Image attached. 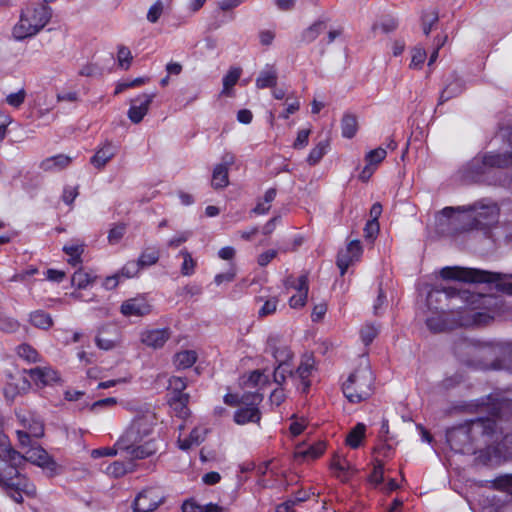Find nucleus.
Returning a JSON list of instances; mask_svg holds the SVG:
<instances>
[{"instance_id": "f257e3e1", "label": "nucleus", "mask_w": 512, "mask_h": 512, "mask_svg": "<svg viewBox=\"0 0 512 512\" xmlns=\"http://www.w3.org/2000/svg\"><path fill=\"white\" fill-rule=\"evenodd\" d=\"M495 432L496 424L494 420L477 418L450 429L446 437L454 451L476 454L482 450V446L489 445L492 442Z\"/></svg>"}, {"instance_id": "f03ea898", "label": "nucleus", "mask_w": 512, "mask_h": 512, "mask_svg": "<svg viewBox=\"0 0 512 512\" xmlns=\"http://www.w3.org/2000/svg\"><path fill=\"white\" fill-rule=\"evenodd\" d=\"M156 424V415L147 410L137 415L124 433L115 443V446L125 451L131 459H144L155 453V445L151 441L141 442L148 437Z\"/></svg>"}, {"instance_id": "7ed1b4c3", "label": "nucleus", "mask_w": 512, "mask_h": 512, "mask_svg": "<svg viewBox=\"0 0 512 512\" xmlns=\"http://www.w3.org/2000/svg\"><path fill=\"white\" fill-rule=\"evenodd\" d=\"M447 297L453 298L458 297L463 302L467 304L471 309L465 311L466 316L461 317L459 321L455 324L450 323L445 318V314L441 313L439 315L429 317L426 321L428 328L433 332H442L447 329H452L455 325L459 326H472V325H483L488 323L492 317L483 312H477L475 309L478 307V304H481L485 300V296L482 294H476L470 292L469 290H461L457 286H447L443 287L442 290Z\"/></svg>"}, {"instance_id": "20e7f679", "label": "nucleus", "mask_w": 512, "mask_h": 512, "mask_svg": "<svg viewBox=\"0 0 512 512\" xmlns=\"http://www.w3.org/2000/svg\"><path fill=\"white\" fill-rule=\"evenodd\" d=\"M52 10L44 4H35L24 9L13 28V37L24 40L38 34L50 21Z\"/></svg>"}, {"instance_id": "39448f33", "label": "nucleus", "mask_w": 512, "mask_h": 512, "mask_svg": "<svg viewBox=\"0 0 512 512\" xmlns=\"http://www.w3.org/2000/svg\"><path fill=\"white\" fill-rule=\"evenodd\" d=\"M374 375L370 366L361 364L343 383L342 390L351 403H360L373 393Z\"/></svg>"}, {"instance_id": "423d86ee", "label": "nucleus", "mask_w": 512, "mask_h": 512, "mask_svg": "<svg viewBox=\"0 0 512 512\" xmlns=\"http://www.w3.org/2000/svg\"><path fill=\"white\" fill-rule=\"evenodd\" d=\"M475 355L485 369H507L512 371V344L487 343L475 348Z\"/></svg>"}, {"instance_id": "0eeeda50", "label": "nucleus", "mask_w": 512, "mask_h": 512, "mask_svg": "<svg viewBox=\"0 0 512 512\" xmlns=\"http://www.w3.org/2000/svg\"><path fill=\"white\" fill-rule=\"evenodd\" d=\"M3 465L6 463L0 458V466ZM0 484L6 488L10 497L17 503L23 501L22 493L28 495L35 493V487L14 467H8L3 471L0 469Z\"/></svg>"}, {"instance_id": "6e6552de", "label": "nucleus", "mask_w": 512, "mask_h": 512, "mask_svg": "<svg viewBox=\"0 0 512 512\" xmlns=\"http://www.w3.org/2000/svg\"><path fill=\"white\" fill-rule=\"evenodd\" d=\"M440 275L446 280H455L467 283H491L501 279V274L485 270L464 267H444Z\"/></svg>"}, {"instance_id": "1a4fd4ad", "label": "nucleus", "mask_w": 512, "mask_h": 512, "mask_svg": "<svg viewBox=\"0 0 512 512\" xmlns=\"http://www.w3.org/2000/svg\"><path fill=\"white\" fill-rule=\"evenodd\" d=\"M262 401L259 394L243 395L242 405L234 413V422L237 425H246L248 423H259L261 412L258 405Z\"/></svg>"}, {"instance_id": "9d476101", "label": "nucleus", "mask_w": 512, "mask_h": 512, "mask_svg": "<svg viewBox=\"0 0 512 512\" xmlns=\"http://www.w3.org/2000/svg\"><path fill=\"white\" fill-rule=\"evenodd\" d=\"M235 163L234 154L227 152L221 162L213 168L211 185L214 189H223L229 185V168Z\"/></svg>"}, {"instance_id": "9b49d317", "label": "nucleus", "mask_w": 512, "mask_h": 512, "mask_svg": "<svg viewBox=\"0 0 512 512\" xmlns=\"http://www.w3.org/2000/svg\"><path fill=\"white\" fill-rule=\"evenodd\" d=\"M26 459L27 461L41 467L49 476H54L58 473L59 466L40 446L30 447L26 451Z\"/></svg>"}, {"instance_id": "f8f14e48", "label": "nucleus", "mask_w": 512, "mask_h": 512, "mask_svg": "<svg viewBox=\"0 0 512 512\" xmlns=\"http://www.w3.org/2000/svg\"><path fill=\"white\" fill-rule=\"evenodd\" d=\"M156 97V93H142L131 100V105L128 110L127 116L129 120L134 123H140L143 118L147 115L149 107Z\"/></svg>"}, {"instance_id": "ddd939ff", "label": "nucleus", "mask_w": 512, "mask_h": 512, "mask_svg": "<svg viewBox=\"0 0 512 512\" xmlns=\"http://www.w3.org/2000/svg\"><path fill=\"white\" fill-rule=\"evenodd\" d=\"M475 212L476 218H494L497 215V206L495 204H482L475 203L473 205L454 207H445L442 214L446 217H451L454 212Z\"/></svg>"}, {"instance_id": "4468645a", "label": "nucleus", "mask_w": 512, "mask_h": 512, "mask_svg": "<svg viewBox=\"0 0 512 512\" xmlns=\"http://www.w3.org/2000/svg\"><path fill=\"white\" fill-rule=\"evenodd\" d=\"M152 310L150 303L143 296H137L124 301L120 311L126 317H141Z\"/></svg>"}, {"instance_id": "2eb2a0df", "label": "nucleus", "mask_w": 512, "mask_h": 512, "mask_svg": "<svg viewBox=\"0 0 512 512\" xmlns=\"http://www.w3.org/2000/svg\"><path fill=\"white\" fill-rule=\"evenodd\" d=\"M171 336L169 328L147 329L141 332L140 340L147 347L159 349L164 346Z\"/></svg>"}, {"instance_id": "dca6fc26", "label": "nucleus", "mask_w": 512, "mask_h": 512, "mask_svg": "<svg viewBox=\"0 0 512 512\" xmlns=\"http://www.w3.org/2000/svg\"><path fill=\"white\" fill-rule=\"evenodd\" d=\"M17 418L22 426V436L25 433L31 435L33 438H40L44 435L43 422L34 414L29 412L17 414Z\"/></svg>"}, {"instance_id": "f3484780", "label": "nucleus", "mask_w": 512, "mask_h": 512, "mask_svg": "<svg viewBox=\"0 0 512 512\" xmlns=\"http://www.w3.org/2000/svg\"><path fill=\"white\" fill-rule=\"evenodd\" d=\"M267 351L271 353L276 362L281 365H287L288 361L292 359V352L289 347L276 335L268 337Z\"/></svg>"}, {"instance_id": "a211bd4d", "label": "nucleus", "mask_w": 512, "mask_h": 512, "mask_svg": "<svg viewBox=\"0 0 512 512\" xmlns=\"http://www.w3.org/2000/svg\"><path fill=\"white\" fill-rule=\"evenodd\" d=\"M314 369V359L311 356L302 358L300 365L294 373L295 381H299L297 386L302 392H306L310 387L309 377Z\"/></svg>"}, {"instance_id": "6ab92c4d", "label": "nucleus", "mask_w": 512, "mask_h": 512, "mask_svg": "<svg viewBox=\"0 0 512 512\" xmlns=\"http://www.w3.org/2000/svg\"><path fill=\"white\" fill-rule=\"evenodd\" d=\"M96 345L102 350H111L119 342L117 329L111 325L101 327L95 338Z\"/></svg>"}, {"instance_id": "aec40b11", "label": "nucleus", "mask_w": 512, "mask_h": 512, "mask_svg": "<svg viewBox=\"0 0 512 512\" xmlns=\"http://www.w3.org/2000/svg\"><path fill=\"white\" fill-rule=\"evenodd\" d=\"M29 374L37 384L43 386L53 385L60 381L59 373L50 366L30 369Z\"/></svg>"}, {"instance_id": "412c9836", "label": "nucleus", "mask_w": 512, "mask_h": 512, "mask_svg": "<svg viewBox=\"0 0 512 512\" xmlns=\"http://www.w3.org/2000/svg\"><path fill=\"white\" fill-rule=\"evenodd\" d=\"M159 505L158 497L153 491H143L137 495L134 501V512H151Z\"/></svg>"}, {"instance_id": "4be33fe9", "label": "nucleus", "mask_w": 512, "mask_h": 512, "mask_svg": "<svg viewBox=\"0 0 512 512\" xmlns=\"http://www.w3.org/2000/svg\"><path fill=\"white\" fill-rule=\"evenodd\" d=\"M116 154V147L111 142H105L92 156L90 162L97 169H102Z\"/></svg>"}, {"instance_id": "5701e85b", "label": "nucleus", "mask_w": 512, "mask_h": 512, "mask_svg": "<svg viewBox=\"0 0 512 512\" xmlns=\"http://www.w3.org/2000/svg\"><path fill=\"white\" fill-rule=\"evenodd\" d=\"M71 162V157L64 154H58L42 160L40 168L46 172H57L68 167Z\"/></svg>"}, {"instance_id": "b1692460", "label": "nucleus", "mask_w": 512, "mask_h": 512, "mask_svg": "<svg viewBox=\"0 0 512 512\" xmlns=\"http://www.w3.org/2000/svg\"><path fill=\"white\" fill-rule=\"evenodd\" d=\"M328 19L320 18L314 21L301 33V41L305 44L314 42L326 29Z\"/></svg>"}, {"instance_id": "393cba45", "label": "nucleus", "mask_w": 512, "mask_h": 512, "mask_svg": "<svg viewBox=\"0 0 512 512\" xmlns=\"http://www.w3.org/2000/svg\"><path fill=\"white\" fill-rule=\"evenodd\" d=\"M331 468L337 478L347 481L352 465L344 456L336 454L332 459Z\"/></svg>"}, {"instance_id": "a878e982", "label": "nucleus", "mask_w": 512, "mask_h": 512, "mask_svg": "<svg viewBox=\"0 0 512 512\" xmlns=\"http://www.w3.org/2000/svg\"><path fill=\"white\" fill-rule=\"evenodd\" d=\"M277 71L274 67L269 66L259 73L256 79V87L259 89L275 87L277 84Z\"/></svg>"}, {"instance_id": "bb28decb", "label": "nucleus", "mask_w": 512, "mask_h": 512, "mask_svg": "<svg viewBox=\"0 0 512 512\" xmlns=\"http://www.w3.org/2000/svg\"><path fill=\"white\" fill-rule=\"evenodd\" d=\"M85 245L82 242H72L63 247V251L68 255V263L72 266H76L82 263V254L84 252Z\"/></svg>"}, {"instance_id": "cd10ccee", "label": "nucleus", "mask_w": 512, "mask_h": 512, "mask_svg": "<svg viewBox=\"0 0 512 512\" xmlns=\"http://www.w3.org/2000/svg\"><path fill=\"white\" fill-rule=\"evenodd\" d=\"M197 360V354L193 350H184L175 354L173 363L177 369L190 368Z\"/></svg>"}, {"instance_id": "c85d7f7f", "label": "nucleus", "mask_w": 512, "mask_h": 512, "mask_svg": "<svg viewBox=\"0 0 512 512\" xmlns=\"http://www.w3.org/2000/svg\"><path fill=\"white\" fill-rule=\"evenodd\" d=\"M222 507L217 504L208 503L199 505L195 501H185L182 505V512H222Z\"/></svg>"}, {"instance_id": "c756f323", "label": "nucleus", "mask_w": 512, "mask_h": 512, "mask_svg": "<svg viewBox=\"0 0 512 512\" xmlns=\"http://www.w3.org/2000/svg\"><path fill=\"white\" fill-rule=\"evenodd\" d=\"M366 426L363 423H358L347 435L346 444L356 449L360 446L365 436Z\"/></svg>"}, {"instance_id": "7c9ffc66", "label": "nucleus", "mask_w": 512, "mask_h": 512, "mask_svg": "<svg viewBox=\"0 0 512 512\" xmlns=\"http://www.w3.org/2000/svg\"><path fill=\"white\" fill-rule=\"evenodd\" d=\"M285 287L295 290L296 293H308V277L306 274H302L299 277L290 276L285 280Z\"/></svg>"}, {"instance_id": "2f4dec72", "label": "nucleus", "mask_w": 512, "mask_h": 512, "mask_svg": "<svg viewBox=\"0 0 512 512\" xmlns=\"http://www.w3.org/2000/svg\"><path fill=\"white\" fill-rule=\"evenodd\" d=\"M342 135L345 138H352L358 130V122L356 116L345 114L341 121Z\"/></svg>"}, {"instance_id": "473e14b6", "label": "nucleus", "mask_w": 512, "mask_h": 512, "mask_svg": "<svg viewBox=\"0 0 512 512\" xmlns=\"http://www.w3.org/2000/svg\"><path fill=\"white\" fill-rule=\"evenodd\" d=\"M30 322L33 326L40 329H49L53 324L50 314L42 310L32 312L30 314Z\"/></svg>"}, {"instance_id": "72a5a7b5", "label": "nucleus", "mask_w": 512, "mask_h": 512, "mask_svg": "<svg viewBox=\"0 0 512 512\" xmlns=\"http://www.w3.org/2000/svg\"><path fill=\"white\" fill-rule=\"evenodd\" d=\"M159 256L160 255L157 248L149 247L141 252L137 261L142 268H145L156 264L159 260Z\"/></svg>"}, {"instance_id": "f704fd0d", "label": "nucleus", "mask_w": 512, "mask_h": 512, "mask_svg": "<svg viewBox=\"0 0 512 512\" xmlns=\"http://www.w3.org/2000/svg\"><path fill=\"white\" fill-rule=\"evenodd\" d=\"M0 458L6 463V465L0 466V469L3 471L4 469H7L8 467H14L16 470H18V467L27 461L26 454L21 455L19 452L9 449L7 451V458L4 459L0 456Z\"/></svg>"}, {"instance_id": "c9c22d12", "label": "nucleus", "mask_w": 512, "mask_h": 512, "mask_svg": "<svg viewBox=\"0 0 512 512\" xmlns=\"http://www.w3.org/2000/svg\"><path fill=\"white\" fill-rule=\"evenodd\" d=\"M178 255L183 258L181 274L183 276H191L194 274L197 263L196 260L193 259L191 253L186 249H182Z\"/></svg>"}, {"instance_id": "e433bc0d", "label": "nucleus", "mask_w": 512, "mask_h": 512, "mask_svg": "<svg viewBox=\"0 0 512 512\" xmlns=\"http://www.w3.org/2000/svg\"><path fill=\"white\" fill-rule=\"evenodd\" d=\"M17 355L28 363H36L40 361V355L29 344H21L16 349Z\"/></svg>"}, {"instance_id": "4c0bfd02", "label": "nucleus", "mask_w": 512, "mask_h": 512, "mask_svg": "<svg viewBox=\"0 0 512 512\" xmlns=\"http://www.w3.org/2000/svg\"><path fill=\"white\" fill-rule=\"evenodd\" d=\"M241 68L232 67L227 74L223 77V94H229V90L238 82L241 76Z\"/></svg>"}, {"instance_id": "58836bf2", "label": "nucleus", "mask_w": 512, "mask_h": 512, "mask_svg": "<svg viewBox=\"0 0 512 512\" xmlns=\"http://www.w3.org/2000/svg\"><path fill=\"white\" fill-rule=\"evenodd\" d=\"M132 471V464H125L120 461H115L107 466L105 472L107 475L118 478L122 477L128 472Z\"/></svg>"}, {"instance_id": "ea45409f", "label": "nucleus", "mask_w": 512, "mask_h": 512, "mask_svg": "<svg viewBox=\"0 0 512 512\" xmlns=\"http://www.w3.org/2000/svg\"><path fill=\"white\" fill-rule=\"evenodd\" d=\"M94 280V277L84 271L83 269H78L73 275H72V279H71V282H72V285L79 288V289H84L86 288L89 284H91Z\"/></svg>"}, {"instance_id": "a19ab883", "label": "nucleus", "mask_w": 512, "mask_h": 512, "mask_svg": "<svg viewBox=\"0 0 512 512\" xmlns=\"http://www.w3.org/2000/svg\"><path fill=\"white\" fill-rule=\"evenodd\" d=\"M327 146L328 144L326 141H321L315 147H313L307 156L308 164L313 166L319 163V161L326 154Z\"/></svg>"}, {"instance_id": "79ce46f5", "label": "nucleus", "mask_w": 512, "mask_h": 512, "mask_svg": "<svg viewBox=\"0 0 512 512\" xmlns=\"http://www.w3.org/2000/svg\"><path fill=\"white\" fill-rule=\"evenodd\" d=\"M189 400L188 394H179L174 395L170 401V405L173 409L179 414V416L184 417L187 415V403Z\"/></svg>"}, {"instance_id": "37998d69", "label": "nucleus", "mask_w": 512, "mask_h": 512, "mask_svg": "<svg viewBox=\"0 0 512 512\" xmlns=\"http://www.w3.org/2000/svg\"><path fill=\"white\" fill-rule=\"evenodd\" d=\"M276 197V190L273 188L268 189L265 192L263 201H260L256 207L253 209V211L256 214H265L270 209V203L275 199Z\"/></svg>"}, {"instance_id": "c03bdc74", "label": "nucleus", "mask_w": 512, "mask_h": 512, "mask_svg": "<svg viewBox=\"0 0 512 512\" xmlns=\"http://www.w3.org/2000/svg\"><path fill=\"white\" fill-rule=\"evenodd\" d=\"M492 487L512 495V474L497 477L492 481Z\"/></svg>"}, {"instance_id": "a18cd8bd", "label": "nucleus", "mask_w": 512, "mask_h": 512, "mask_svg": "<svg viewBox=\"0 0 512 512\" xmlns=\"http://www.w3.org/2000/svg\"><path fill=\"white\" fill-rule=\"evenodd\" d=\"M287 375H289L292 378V380L295 381L294 373L289 368L288 364H278L273 373L274 382L277 383L278 385L284 384Z\"/></svg>"}, {"instance_id": "49530a36", "label": "nucleus", "mask_w": 512, "mask_h": 512, "mask_svg": "<svg viewBox=\"0 0 512 512\" xmlns=\"http://www.w3.org/2000/svg\"><path fill=\"white\" fill-rule=\"evenodd\" d=\"M387 152L384 148L378 147L369 151L365 156V161L370 166H377L386 158Z\"/></svg>"}, {"instance_id": "de8ad7c7", "label": "nucleus", "mask_w": 512, "mask_h": 512, "mask_svg": "<svg viewBox=\"0 0 512 512\" xmlns=\"http://www.w3.org/2000/svg\"><path fill=\"white\" fill-rule=\"evenodd\" d=\"M427 54L424 48L415 47L412 50V58L410 62V68L420 69L426 60Z\"/></svg>"}, {"instance_id": "09e8293b", "label": "nucleus", "mask_w": 512, "mask_h": 512, "mask_svg": "<svg viewBox=\"0 0 512 512\" xmlns=\"http://www.w3.org/2000/svg\"><path fill=\"white\" fill-rule=\"evenodd\" d=\"M132 58L133 57H132L131 51L129 50L128 47L120 46L118 48L117 59H118L119 66L121 68L127 70L131 65Z\"/></svg>"}, {"instance_id": "8fccbe9b", "label": "nucleus", "mask_w": 512, "mask_h": 512, "mask_svg": "<svg viewBox=\"0 0 512 512\" xmlns=\"http://www.w3.org/2000/svg\"><path fill=\"white\" fill-rule=\"evenodd\" d=\"M247 382L252 386L263 387L269 383V376L260 370H255L249 375Z\"/></svg>"}, {"instance_id": "3c124183", "label": "nucleus", "mask_w": 512, "mask_h": 512, "mask_svg": "<svg viewBox=\"0 0 512 512\" xmlns=\"http://www.w3.org/2000/svg\"><path fill=\"white\" fill-rule=\"evenodd\" d=\"M141 269L143 268L138 261H129L122 267L118 274L126 278H132L137 276Z\"/></svg>"}, {"instance_id": "603ef678", "label": "nucleus", "mask_w": 512, "mask_h": 512, "mask_svg": "<svg viewBox=\"0 0 512 512\" xmlns=\"http://www.w3.org/2000/svg\"><path fill=\"white\" fill-rule=\"evenodd\" d=\"M164 11V5L161 0H157L147 12V20L150 23H156Z\"/></svg>"}, {"instance_id": "864d4df0", "label": "nucleus", "mask_w": 512, "mask_h": 512, "mask_svg": "<svg viewBox=\"0 0 512 512\" xmlns=\"http://www.w3.org/2000/svg\"><path fill=\"white\" fill-rule=\"evenodd\" d=\"M325 450V446L323 443H317L314 446H311L307 450L304 451H298L297 456H301L303 458H311L316 459L318 458Z\"/></svg>"}, {"instance_id": "5fc2aeb1", "label": "nucleus", "mask_w": 512, "mask_h": 512, "mask_svg": "<svg viewBox=\"0 0 512 512\" xmlns=\"http://www.w3.org/2000/svg\"><path fill=\"white\" fill-rule=\"evenodd\" d=\"M148 81H149V78L138 77V78H135L132 81L121 82V83H119L116 86L114 94L117 95V94L123 92L124 90H126L128 88H133V87L141 86V85L147 83Z\"/></svg>"}, {"instance_id": "6e6d98bb", "label": "nucleus", "mask_w": 512, "mask_h": 512, "mask_svg": "<svg viewBox=\"0 0 512 512\" xmlns=\"http://www.w3.org/2000/svg\"><path fill=\"white\" fill-rule=\"evenodd\" d=\"M355 262L354 258L345 250L341 251L337 257V266L340 269L341 275H344L348 267Z\"/></svg>"}, {"instance_id": "4d7b16f0", "label": "nucleus", "mask_w": 512, "mask_h": 512, "mask_svg": "<svg viewBox=\"0 0 512 512\" xmlns=\"http://www.w3.org/2000/svg\"><path fill=\"white\" fill-rule=\"evenodd\" d=\"M278 305V299L277 297H271L267 299L264 304L261 306V308L258 310V315L260 317H265L268 315H271L275 313Z\"/></svg>"}, {"instance_id": "13d9d810", "label": "nucleus", "mask_w": 512, "mask_h": 512, "mask_svg": "<svg viewBox=\"0 0 512 512\" xmlns=\"http://www.w3.org/2000/svg\"><path fill=\"white\" fill-rule=\"evenodd\" d=\"M384 479V465L381 461L376 460L374 463V468L372 473L370 474L369 480L371 483L375 485H379L382 483Z\"/></svg>"}, {"instance_id": "bf43d9fd", "label": "nucleus", "mask_w": 512, "mask_h": 512, "mask_svg": "<svg viewBox=\"0 0 512 512\" xmlns=\"http://www.w3.org/2000/svg\"><path fill=\"white\" fill-rule=\"evenodd\" d=\"M26 98V91L22 88L17 92L10 93L6 97V102L12 107H19L23 104Z\"/></svg>"}, {"instance_id": "052dcab7", "label": "nucleus", "mask_w": 512, "mask_h": 512, "mask_svg": "<svg viewBox=\"0 0 512 512\" xmlns=\"http://www.w3.org/2000/svg\"><path fill=\"white\" fill-rule=\"evenodd\" d=\"M422 21L423 32L425 35H429L432 30V26L438 21V13L435 11L425 13L422 17Z\"/></svg>"}, {"instance_id": "680f3d73", "label": "nucleus", "mask_w": 512, "mask_h": 512, "mask_svg": "<svg viewBox=\"0 0 512 512\" xmlns=\"http://www.w3.org/2000/svg\"><path fill=\"white\" fill-rule=\"evenodd\" d=\"M311 133L310 129H302L298 131L297 137L293 143V148L297 150H301L308 145L309 135Z\"/></svg>"}, {"instance_id": "e2e57ef3", "label": "nucleus", "mask_w": 512, "mask_h": 512, "mask_svg": "<svg viewBox=\"0 0 512 512\" xmlns=\"http://www.w3.org/2000/svg\"><path fill=\"white\" fill-rule=\"evenodd\" d=\"M379 233V223L375 220H369L364 227V237L373 241Z\"/></svg>"}, {"instance_id": "0e129e2a", "label": "nucleus", "mask_w": 512, "mask_h": 512, "mask_svg": "<svg viewBox=\"0 0 512 512\" xmlns=\"http://www.w3.org/2000/svg\"><path fill=\"white\" fill-rule=\"evenodd\" d=\"M191 236L192 232L189 230L179 232L168 241V246L172 248H177L181 244L185 243Z\"/></svg>"}, {"instance_id": "69168bd1", "label": "nucleus", "mask_w": 512, "mask_h": 512, "mask_svg": "<svg viewBox=\"0 0 512 512\" xmlns=\"http://www.w3.org/2000/svg\"><path fill=\"white\" fill-rule=\"evenodd\" d=\"M187 383L185 379L173 376L169 379V387L173 390L174 395L184 394L183 390L186 388Z\"/></svg>"}, {"instance_id": "338daca9", "label": "nucleus", "mask_w": 512, "mask_h": 512, "mask_svg": "<svg viewBox=\"0 0 512 512\" xmlns=\"http://www.w3.org/2000/svg\"><path fill=\"white\" fill-rule=\"evenodd\" d=\"M377 329L372 325H366L361 329V339L365 345L370 344L377 336Z\"/></svg>"}, {"instance_id": "774afa93", "label": "nucleus", "mask_w": 512, "mask_h": 512, "mask_svg": "<svg viewBox=\"0 0 512 512\" xmlns=\"http://www.w3.org/2000/svg\"><path fill=\"white\" fill-rule=\"evenodd\" d=\"M125 233L124 225H117L110 229L108 233V241L111 244H117L123 237Z\"/></svg>"}]
</instances>
